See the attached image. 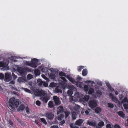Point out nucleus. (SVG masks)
I'll return each instance as SVG.
<instances>
[{
    "instance_id": "f257e3e1",
    "label": "nucleus",
    "mask_w": 128,
    "mask_h": 128,
    "mask_svg": "<svg viewBox=\"0 0 128 128\" xmlns=\"http://www.w3.org/2000/svg\"><path fill=\"white\" fill-rule=\"evenodd\" d=\"M19 105V100L13 98L10 100L8 106L10 110H14L15 107L17 108Z\"/></svg>"
},
{
    "instance_id": "f03ea898",
    "label": "nucleus",
    "mask_w": 128,
    "mask_h": 128,
    "mask_svg": "<svg viewBox=\"0 0 128 128\" xmlns=\"http://www.w3.org/2000/svg\"><path fill=\"white\" fill-rule=\"evenodd\" d=\"M83 96L82 94H80L79 92H76L74 94V97L70 96V102L77 101L78 99L80 98L81 97Z\"/></svg>"
},
{
    "instance_id": "7ed1b4c3",
    "label": "nucleus",
    "mask_w": 128,
    "mask_h": 128,
    "mask_svg": "<svg viewBox=\"0 0 128 128\" xmlns=\"http://www.w3.org/2000/svg\"><path fill=\"white\" fill-rule=\"evenodd\" d=\"M41 96H43L41 100L42 101L46 103L49 100V97L48 96L46 95V93L45 92L43 91H42L41 92Z\"/></svg>"
},
{
    "instance_id": "20e7f679",
    "label": "nucleus",
    "mask_w": 128,
    "mask_h": 128,
    "mask_svg": "<svg viewBox=\"0 0 128 128\" xmlns=\"http://www.w3.org/2000/svg\"><path fill=\"white\" fill-rule=\"evenodd\" d=\"M98 102L96 100H90L89 103V106L94 110L98 106Z\"/></svg>"
},
{
    "instance_id": "39448f33",
    "label": "nucleus",
    "mask_w": 128,
    "mask_h": 128,
    "mask_svg": "<svg viewBox=\"0 0 128 128\" xmlns=\"http://www.w3.org/2000/svg\"><path fill=\"white\" fill-rule=\"evenodd\" d=\"M12 79V76L11 73L7 72L6 73L4 80L6 82H9Z\"/></svg>"
},
{
    "instance_id": "423d86ee",
    "label": "nucleus",
    "mask_w": 128,
    "mask_h": 128,
    "mask_svg": "<svg viewBox=\"0 0 128 128\" xmlns=\"http://www.w3.org/2000/svg\"><path fill=\"white\" fill-rule=\"evenodd\" d=\"M53 100L56 104L58 105L61 104V102L60 98L57 96H54L53 97Z\"/></svg>"
},
{
    "instance_id": "0eeeda50",
    "label": "nucleus",
    "mask_w": 128,
    "mask_h": 128,
    "mask_svg": "<svg viewBox=\"0 0 128 128\" xmlns=\"http://www.w3.org/2000/svg\"><path fill=\"white\" fill-rule=\"evenodd\" d=\"M96 121H94L93 120H90L88 121L87 122V125H89L90 126L95 127L96 124Z\"/></svg>"
},
{
    "instance_id": "6e6552de",
    "label": "nucleus",
    "mask_w": 128,
    "mask_h": 128,
    "mask_svg": "<svg viewBox=\"0 0 128 128\" xmlns=\"http://www.w3.org/2000/svg\"><path fill=\"white\" fill-rule=\"evenodd\" d=\"M46 116L47 119L52 120L54 118V115L51 112H48L46 114Z\"/></svg>"
},
{
    "instance_id": "1a4fd4ad",
    "label": "nucleus",
    "mask_w": 128,
    "mask_h": 128,
    "mask_svg": "<svg viewBox=\"0 0 128 128\" xmlns=\"http://www.w3.org/2000/svg\"><path fill=\"white\" fill-rule=\"evenodd\" d=\"M24 62L26 66H29L34 68L37 67V66L35 64H32V63H30L28 61H24Z\"/></svg>"
},
{
    "instance_id": "9d476101",
    "label": "nucleus",
    "mask_w": 128,
    "mask_h": 128,
    "mask_svg": "<svg viewBox=\"0 0 128 128\" xmlns=\"http://www.w3.org/2000/svg\"><path fill=\"white\" fill-rule=\"evenodd\" d=\"M59 75L60 76V78L62 79L65 82H67V80H66V78L64 77H66L67 78L66 75V74L63 72H61L59 73Z\"/></svg>"
},
{
    "instance_id": "9b49d317",
    "label": "nucleus",
    "mask_w": 128,
    "mask_h": 128,
    "mask_svg": "<svg viewBox=\"0 0 128 128\" xmlns=\"http://www.w3.org/2000/svg\"><path fill=\"white\" fill-rule=\"evenodd\" d=\"M110 97L111 98L112 100L114 102L116 103H119V102L118 100L116 97L114 96L112 94H110Z\"/></svg>"
},
{
    "instance_id": "f8f14e48",
    "label": "nucleus",
    "mask_w": 128,
    "mask_h": 128,
    "mask_svg": "<svg viewBox=\"0 0 128 128\" xmlns=\"http://www.w3.org/2000/svg\"><path fill=\"white\" fill-rule=\"evenodd\" d=\"M28 68H22L21 67L18 68V70L20 74H22L26 72V71L28 70Z\"/></svg>"
},
{
    "instance_id": "ddd939ff",
    "label": "nucleus",
    "mask_w": 128,
    "mask_h": 128,
    "mask_svg": "<svg viewBox=\"0 0 128 128\" xmlns=\"http://www.w3.org/2000/svg\"><path fill=\"white\" fill-rule=\"evenodd\" d=\"M8 64H6L2 62H0V67H3L5 68L6 70H9V67L8 66Z\"/></svg>"
},
{
    "instance_id": "4468645a",
    "label": "nucleus",
    "mask_w": 128,
    "mask_h": 128,
    "mask_svg": "<svg viewBox=\"0 0 128 128\" xmlns=\"http://www.w3.org/2000/svg\"><path fill=\"white\" fill-rule=\"evenodd\" d=\"M89 99V96L86 95L84 96V98H80V100L81 102H88Z\"/></svg>"
},
{
    "instance_id": "2eb2a0df",
    "label": "nucleus",
    "mask_w": 128,
    "mask_h": 128,
    "mask_svg": "<svg viewBox=\"0 0 128 128\" xmlns=\"http://www.w3.org/2000/svg\"><path fill=\"white\" fill-rule=\"evenodd\" d=\"M50 77L52 79H54L57 77L58 73L55 72H52L50 75Z\"/></svg>"
},
{
    "instance_id": "dca6fc26",
    "label": "nucleus",
    "mask_w": 128,
    "mask_h": 128,
    "mask_svg": "<svg viewBox=\"0 0 128 128\" xmlns=\"http://www.w3.org/2000/svg\"><path fill=\"white\" fill-rule=\"evenodd\" d=\"M65 86L63 85L64 86L66 87V88L70 89L74 91H76V88L72 85H66L65 84Z\"/></svg>"
},
{
    "instance_id": "f3484780",
    "label": "nucleus",
    "mask_w": 128,
    "mask_h": 128,
    "mask_svg": "<svg viewBox=\"0 0 128 128\" xmlns=\"http://www.w3.org/2000/svg\"><path fill=\"white\" fill-rule=\"evenodd\" d=\"M84 120L82 119H80L79 120H77L75 122L76 124L78 126H81L84 122Z\"/></svg>"
},
{
    "instance_id": "a211bd4d",
    "label": "nucleus",
    "mask_w": 128,
    "mask_h": 128,
    "mask_svg": "<svg viewBox=\"0 0 128 128\" xmlns=\"http://www.w3.org/2000/svg\"><path fill=\"white\" fill-rule=\"evenodd\" d=\"M26 78L25 77L19 78L18 80V82L19 83L25 82L26 81Z\"/></svg>"
},
{
    "instance_id": "6ab92c4d",
    "label": "nucleus",
    "mask_w": 128,
    "mask_h": 128,
    "mask_svg": "<svg viewBox=\"0 0 128 128\" xmlns=\"http://www.w3.org/2000/svg\"><path fill=\"white\" fill-rule=\"evenodd\" d=\"M104 125V122H100L98 123L97 126H96V128H101Z\"/></svg>"
},
{
    "instance_id": "aec40b11",
    "label": "nucleus",
    "mask_w": 128,
    "mask_h": 128,
    "mask_svg": "<svg viewBox=\"0 0 128 128\" xmlns=\"http://www.w3.org/2000/svg\"><path fill=\"white\" fill-rule=\"evenodd\" d=\"M90 112V110L89 109L86 110L85 111V110H82L81 112V114H84V115L85 112V114H86V115H88L89 114Z\"/></svg>"
},
{
    "instance_id": "412c9836",
    "label": "nucleus",
    "mask_w": 128,
    "mask_h": 128,
    "mask_svg": "<svg viewBox=\"0 0 128 128\" xmlns=\"http://www.w3.org/2000/svg\"><path fill=\"white\" fill-rule=\"evenodd\" d=\"M58 112L57 114H59L60 113L63 112H64V109L63 106H60L58 108Z\"/></svg>"
},
{
    "instance_id": "4be33fe9",
    "label": "nucleus",
    "mask_w": 128,
    "mask_h": 128,
    "mask_svg": "<svg viewBox=\"0 0 128 128\" xmlns=\"http://www.w3.org/2000/svg\"><path fill=\"white\" fill-rule=\"evenodd\" d=\"M81 108L78 106H76L74 108V110L76 111L78 113H79L81 110Z\"/></svg>"
},
{
    "instance_id": "5701e85b",
    "label": "nucleus",
    "mask_w": 128,
    "mask_h": 128,
    "mask_svg": "<svg viewBox=\"0 0 128 128\" xmlns=\"http://www.w3.org/2000/svg\"><path fill=\"white\" fill-rule=\"evenodd\" d=\"M76 86L78 87H79L80 88H82L84 86V84L83 83L81 82H76Z\"/></svg>"
},
{
    "instance_id": "b1692460",
    "label": "nucleus",
    "mask_w": 128,
    "mask_h": 128,
    "mask_svg": "<svg viewBox=\"0 0 128 128\" xmlns=\"http://www.w3.org/2000/svg\"><path fill=\"white\" fill-rule=\"evenodd\" d=\"M72 120H75L77 118V115L76 112H73L72 114Z\"/></svg>"
},
{
    "instance_id": "393cba45",
    "label": "nucleus",
    "mask_w": 128,
    "mask_h": 128,
    "mask_svg": "<svg viewBox=\"0 0 128 128\" xmlns=\"http://www.w3.org/2000/svg\"><path fill=\"white\" fill-rule=\"evenodd\" d=\"M38 59H37L36 58H34L31 61V62L32 64H35L36 65V64L38 62Z\"/></svg>"
},
{
    "instance_id": "a878e982",
    "label": "nucleus",
    "mask_w": 128,
    "mask_h": 128,
    "mask_svg": "<svg viewBox=\"0 0 128 128\" xmlns=\"http://www.w3.org/2000/svg\"><path fill=\"white\" fill-rule=\"evenodd\" d=\"M101 109L100 107H98L95 109V111L96 113L98 114L101 112Z\"/></svg>"
},
{
    "instance_id": "bb28decb",
    "label": "nucleus",
    "mask_w": 128,
    "mask_h": 128,
    "mask_svg": "<svg viewBox=\"0 0 128 128\" xmlns=\"http://www.w3.org/2000/svg\"><path fill=\"white\" fill-rule=\"evenodd\" d=\"M67 78L72 83L74 84H76V82L74 81V80L72 78H70V77L67 76Z\"/></svg>"
},
{
    "instance_id": "cd10ccee",
    "label": "nucleus",
    "mask_w": 128,
    "mask_h": 128,
    "mask_svg": "<svg viewBox=\"0 0 128 128\" xmlns=\"http://www.w3.org/2000/svg\"><path fill=\"white\" fill-rule=\"evenodd\" d=\"M40 120L41 122L45 124H47V123L45 119L44 118H41L40 119Z\"/></svg>"
},
{
    "instance_id": "c85d7f7f",
    "label": "nucleus",
    "mask_w": 128,
    "mask_h": 128,
    "mask_svg": "<svg viewBox=\"0 0 128 128\" xmlns=\"http://www.w3.org/2000/svg\"><path fill=\"white\" fill-rule=\"evenodd\" d=\"M57 85V84L54 82L50 83V86L51 88L55 87Z\"/></svg>"
},
{
    "instance_id": "c756f323",
    "label": "nucleus",
    "mask_w": 128,
    "mask_h": 128,
    "mask_svg": "<svg viewBox=\"0 0 128 128\" xmlns=\"http://www.w3.org/2000/svg\"><path fill=\"white\" fill-rule=\"evenodd\" d=\"M24 105H22L20 106L19 108L18 109V111H23L24 109Z\"/></svg>"
},
{
    "instance_id": "7c9ffc66",
    "label": "nucleus",
    "mask_w": 128,
    "mask_h": 128,
    "mask_svg": "<svg viewBox=\"0 0 128 128\" xmlns=\"http://www.w3.org/2000/svg\"><path fill=\"white\" fill-rule=\"evenodd\" d=\"M106 84L107 86L111 91H112L114 90L111 88V87L110 86V84H109V83L108 82H106Z\"/></svg>"
},
{
    "instance_id": "2f4dec72",
    "label": "nucleus",
    "mask_w": 128,
    "mask_h": 128,
    "mask_svg": "<svg viewBox=\"0 0 128 128\" xmlns=\"http://www.w3.org/2000/svg\"><path fill=\"white\" fill-rule=\"evenodd\" d=\"M118 115L122 118H124L125 116V115L124 114L122 111H120L118 112Z\"/></svg>"
},
{
    "instance_id": "473e14b6",
    "label": "nucleus",
    "mask_w": 128,
    "mask_h": 128,
    "mask_svg": "<svg viewBox=\"0 0 128 128\" xmlns=\"http://www.w3.org/2000/svg\"><path fill=\"white\" fill-rule=\"evenodd\" d=\"M43 82L42 80L40 79H38L37 80V83L40 86H42V84Z\"/></svg>"
},
{
    "instance_id": "72a5a7b5",
    "label": "nucleus",
    "mask_w": 128,
    "mask_h": 128,
    "mask_svg": "<svg viewBox=\"0 0 128 128\" xmlns=\"http://www.w3.org/2000/svg\"><path fill=\"white\" fill-rule=\"evenodd\" d=\"M68 94L69 96H70H70H72L73 94V92L72 90L70 89L68 90Z\"/></svg>"
},
{
    "instance_id": "f704fd0d",
    "label": "nucleus",
    "mask_w": 128,
    "mask_h": 128,
    "mask_svg": "<svg viewBox=\"0 0 128 128\" xmlns=\"http://www.w3.org/2000/svg\"><path fill=\"white\" fill-rule=\"evenodd\" d=\"M34 74L36 76H39L40 75V72L38 70H36L34 71Z\"/></svg>"
},
{
    "instance_id": "c9c22d12",
    "label": "nucleus",
    "mask_w": 128,
    "mask_h": 128,
    "mask_svg": "<svg viewBox=\"0 0 128 128\" xmlns=\"http://www.w3.org/2000/svg\"><path fill=\"white\" fill-rule=\"evenodd\" d=\"M48 106L50 108H52L54 106V104L52 101H50L48 103Z\"/></svg>"
},
{
    "instance_id": "e433bc0d",
    "label": "nucleus",
    "mask_w": 128,
    "mask_h": 128,
    "mask_svg": "<svg viewBox=\"0 0 128 128\" xmlns=\"http://www.w3.org/2000/svg\"><path fill=\"white\" fill-rule=\"evenodd\" d=\"M48 69L46 68H44L42 70V72L43 73H46L48 72Z\"/></svg>"
},
{
    "instance_id": "4c0bfd02",
    "label": "nucleus",
    "mask_w": 128,
    "mask_h": 128,
    "mask_svg": "<svg viewBox=\"0 0 128 128\" xmlns=\"http://www.w3.org/2000/svg\"><path fill=\"white\" fill-rule=\"evenodd\" d=\"M88 74L87 70L86 69H84L82 72V75L84 76H86Z\"/></svg>"
},
{
    "instance_id": "58836bf2",
    "label": "nucleus",
    "mask_w": 128,
    "mask_h": 128,
    "mask_svg": "<svg viewBox=\"0 0 128 128\" xmlns=\"http://www.w3.org/2000/svg\"><path fill=\"white\" fill-rule=\"evenodd\" d=\"M94 90L92 88H90L88 92V94H92L94 92Z\"/></svg>"
},
{
    "instance_id": "ea45409f",
    "label": "nucleus",
    "mask_w": 128,
    "mask_h": 128,
    "mask_svg": "<svg viewBox=\"0 0 128 128\" xmlns=\"http://www.w3.org/2000/svg\"><path fill=\"white\" fill-rule=\"evenodd\" d=\"M42 77L44 79L46 80L47 82H49L50 81L49 79L47 78L44 75L42 74Z\"/></svg>"
},
{
    "instance_id": "a19ab883",
    "label": "nucleus",
    "mask_w": 128,
    "mask_h": 128,
    "mask_svg": "<svg viewBox=\"0 0 128 128\" xmlns=\"http://www.w3.org/2000/svg\"><path fill=\"white\" fill-rule=\"evenodd\" d=\"M64 116L62 114H60L58 117V120H62V118H64Z\"/></svg>"
},
{
    "instance_id": "79ce46f5",
    "label": "nucleus",
    "mask_w": 128,
    "mask_h": 128,
    "mask_svg": "<svg viewBox=\"0 0 128 128\" xmlns=\"http://www.w3.org/2000/svg\"><path fill=\"white\" fill-rule=\"evenodd\" d=\"M102 93L100 91L97 92L96 94L98 97H100L102 95Z\"/></svg>"
},
{
    "instance_id": "37998d69",
    "label": "nucleus",
    "mask_w": 128,
    "mask_h": 128,
    "mask_svg": "<svg viewBox=\"0 0 128 128\" xmlns=\"http://www.w3.org/2000/svg\"><path fill=\"white\" fill-rule=\"evenodd\" d=\"M84 90L86 92H87L88 90V86L87 85H85L84 86Z\"/></svg>"
},
{
    "instance_id": "c03bdc74",
    "label": "nucleus",
    "mask_w": 128,
    "mask_h": 128,
    "mask_svg": "<svg viewBox=\"0 0 128 128\" xmlns=\"http://www.w3.org/2000/svg\"><path fill=\"white\" fill-rule=\"evenodd\" d=\"M108 105L109 107L111 108H113L114 107V104L111 103H108Z\"/></svg>"
},
{
    "instance_id": "a18cd8bd",
    "label": "nucleus",
    "mask_w": 128,
    "mask_h": 128,
    "mask_svg": "<svg viewBox=\"0 0 128 128\" xmlns=\"http://www.w3.org/2000/svg\"><path fill=\"white\" fill-rule=\"evenodd\" d=\"M33 76L32 75L28 74L27 76V78L28 80H30L33 78Z\"/></svg>"
},
{
    "instance_id": "49530a36",
    "label": "nucleus",
    "mask_w": 128,
    "mask_h": 128,
    "mask_svg": "<svg viewBox=\"0 0 128 128\" xmlns=\"http://www.w3.org/2000/svg\"><path fill=\"white\" fill-rule=\"evenodd\" d=\"M22 89L24 90L26 92L30 93H31L30 91L27 88H22Z\"/></svg>"
},
{
    "instance_id": "de8ad7c7",
    "label": "nucleus",
    "mask_w": 128,
    "mask_h": 128,
    "mask_svg": "<svg viewBox=\"0 0 128 128\" xmlns=\"http://www.w3.org/2000/svg\"><path fill=\"white\" fill-rule=\"evenodd\" d=\"M56 92L60 93L61 94H62V92L61 90H59L58 88H56Z\"/></svg>"
},
{
    "instance_id": "09e8293b",
    "label": "nucleus",
    "mask_w": 128,
    "mask_h": 128,
    "mask_svg": "<svg viewBox=\"0 0 128 128\" xmlns=\"http://www.w3.org/2000/svg\"><path fill=\"white\" fill-rule=\"evenodd\" d=\"M128 100L127 98H125L122 101V102L123 103H125V102H128Z\"/></svg>"
},
{
    "instance_id": "8fccbe9b",
    "label": "nucleus",
    "mask_w": 128,
    "mask_h": 128,
    "mask_svg": "<svg viewBox=\"0 0 128 128\" xmlns=\"http://www.w3.org/2000/svg\"><path fill=\"white\" fill-rule=\"evenodd\" d=\"M84 68V66H79V68H78V71H79V72H80L82 69Z\"/></svg>"
},
{
    "instance_id": "3c124183",
    "label": "nucleus",
    "mask_w": 128,
    "mask_h": 128,
    "mask_svg": "<svg viewBox=\"0 0 128 128\" xmlns=\"http://www.w3.org/2000/svg\"><path fill=\"white\" fill-rule=\"evenodd\" d=\"M36 104L38 106H40L41 104L40 101L39 100L37 101L36 102Z\"/></svg>"
},
{
    "instance_id": "603ef678",
    "label": "nucleus",
    "mask_w": 128,
    "mask_h": 128,
    "mask_svg": "<svg viewBox=\"0 0 128 128\" xmlns=\"http://www.w3.org/2000/svg\"><path fill=\"white\" fill-rule=\"evenodd\" d=\"M65 113L66 115V118L70 115V113L68 112H65Z\"/></svg>"
},
{
    "instance_id": "864d4df0",
    "label": "nucleus",
    "mask_w": 128,
    "mask_h": 128,
    "mask_svg": "<svg viewBox=\"0 0 128 128\" xmlns=\"http://www.w3.org/2000/svg\"><path fill=\"white\" fill-rule=\"evenodd\" d=\"M124 107L125 109L127 110L128 109V104H124Z\"/></svg>"
},
{
    "instance_id": "5fc2aeb1",
    "label": "nucleus",
    "mask_w": 128,
    "mask_h": 128,
    "mask_svg": "<svg viewBox=\"0 0 128 128\" xmlns=\"http://www.w3.org/2000/svg\"><path fill=\"white\" fill-rule=\"evenodd\" d=\"M4 74H0V79L2 80L4 78Z\"/></svg>"
},
{
    "instance_id": "6e6d98bb",
    "label": "nucleus",
    "mask_w": 128,
    "mask_h": 128,
    "mask_svg": "<svg viewBox=\"0 0 128 128\" xmlns=\"http://www.w3.org/2000/svg\"><path fill=\"white\" fill-rule=\"evenodd\" d=\"M50 128H59L58 126L56 125H54L51 126Z\"/></svg>"
},
{
    "instance_id": "4d7b16f0",
    "label": "nucleus",
    "mask_w": 128,
    "mask_h": 128,
    "mask_svg": "<svg viewBox=\"0 0 128 128\" xmlns=\"http://www.w3.org/2000/svg\"><path fill=\"white\" fill-rule=\"evenodd\" d=\"M106 127L107 128H112V126L110 124H107Z\"/></svg>"
},
{
    "instance_id": "13d9d810",
    "label": "nucleus",
    "mask_w": 128,
    "mask_h": 128,
    "mask_svg": "<svg viewBox=\"0 0 128 128\" xmlns=\"http://www.w3.org/2000/svg\"><path fill=\"white\" fill-rule=\"evenodd\" d=\"M12 76H13V78L14 79H15L17 78V76L14 74L12 73Z\"/></svg>"
},
{
    "instance_id": "bf43d9fd",
    "label": "nucleus",
    "mask_w": 128,
    "mask_h": 128,
    "mask_svg": "<svg viewBox=\"0 0 128 128\" xmlns=\"http://www.w3.org/2000/svg\"><path fill=\"white\" fill-rule=\"evenodd\" d=\"M26 110L27 113H28L29 112L30 109L28 107H26Z\"/></svg>"
},
{
    "instance_id": "052dcab7",
    "label": "nucleus",
    "mask_w": 128,
    "mask_h": 128,
    "mask_svg": "<svg viewBox=\"0 0 128 128\" xmlns=\"http://www.w3.org/2000/svg\"><path fill=\"white\" fill-rule=\"evenodd\" d=\"M114 128H121L120 126L118 124H116L115 125Z\"/></svg>"
},
{
    "instance_id": "680f3d73",
    "label": "nucleus",
    "mask_w": 128,
    "mask_h": 128,
    "mask_svg": "<svg viewBox=\"0 0 128 128\" xmlns=\"http://www.w3.org/2000/svg\"><path fill=\"white\" fill-rule=\"evenodd\" d=\"M43 84L44 86L45 87H47L48 86V84L47 83L44 82H43Z\"/></svg>"
},
{
    "instance_id": "e2e57ef3",
    "label": "nucleus",
    "mask_w": 128,
    "mask_h": 128,
    "mask_svg": "<svg viewBox=\"0 0 128 128\" xmlns=\"http://www.w3.org/2000/svg\"><path fill=\"white\" fill-rule=\"evenodd\" d=\"M8 122L10 124L11 126H13V122L10 120H9Z\"/></svg>"
},
{
    "instance_id": "0e129e2a",
    "label": "nucleus",
    "mask_w": 128,
    "mask_h": 128,
    "mask_svg": "<svg viewBox=\"0 0 128 128\" xmlns=\"http://www.w3.org/2000/svg\"><path fill=\"white\" fill-rule=\"evenodd\" d=\"M119 97L120 98V100H121L123 98V96L122 95H120V96Z\"/></svg>"
},
{
    "instance_id": "69168bd1",
    "label": "nucleus",
    "mask_w": 128,
    "mask_h": 128,
    "mask_svg": "<svg viewBox=\"0 0 128 128\" xmlns=\"http://www.w3.org/2000/svg\"><path fill=\"white\" fill-rule=\"evenodd\" d=\"M65 123V121H63L62 122H61V124L62 125L63 124Z\"/></svg>"
},
{
    "instance_id": "338daca9",
    "label": "nucleus",
    "mask_w": 128,
    "mask_h": 128,
    "mask_svg": "<svg viewBox=\"0 0 128 128\" xmlns=\"http://www.w3.org/2000/svg\"><path fill=\"white\" fill-rule=\"evenodd\" d=\"M14 81H12L10 82V84H14Z\"/></svg>"
},
{
    "instance_id": "774afa93",
    "label": "nucleus",
    "mask_w": 128,
    "mask_h": 128,
    "mask_svg": "<svg viewBox=\"0 0 128 128\" xmlns=\"http://www.w3.org/2000/svg\"><path fill=\"white\" fill-rule=\"evenodd\" d=\"M85 82L86 83H90L91 82V81L90 80L86 81Z\"/></svg>"
}]
</instances>
